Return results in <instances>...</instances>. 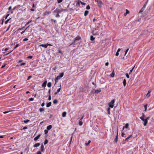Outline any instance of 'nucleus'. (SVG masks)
Segmentation results:
<instances>
[{"label":"nucleus","instance_id":"f3484780","mask_svg":"<svg viewBox=\"0 0 154 154\" xmlns=\"http://www.w3.org/2000/svg\"><path fill=\"white\" fill-rule=\"evenodd\" d=\"M40 136H41V135L40 134H38L37 136L36 137L34 138V140L35 141H36L38 139H39V137H40Z\"/></svg>","mask_w":154,"mask_h":154},{"label":"nucleus","instance_id":"7ed1b4c3","mask_svg":"<svg viewBox=\"0 0 154 154\" xmlns=\"http://www.w3.org/2000/svg\"><path fill=\"white\" fill-rule=\"evenodd\" d=\"M140 119L143 121L144 122L143 123V125L144 126H146V125L147 124V123L148 121L147 120H146V119H144L143 118V117H140Z\"/></svg>","mask_w":154,"mask_h":154},{"label":"nucleus","instance_id":"4be33fe9","mask_svg":"<svg viewBox=\"0 0 154 154\" xmlns=\"http://www.w3.org/2000/svg\"><path fill=\"white\" fill-rule=\"evenodd\" d=\"M123 83L124 85V86L125 87L126 85V80L125 79H123Z\"/></svg>","mask_w":154,"mask_h":154},{"label":"nucleus","instance_id":"09e8293b","mask_svg":"<svg viewBox=\"0 0 154 154\" xmlns=\"http://www.w3.org/2000/svg\"><path fill=\"white\" fill-rule=\"evenodd\" d=\"M13 51H10V52L6 54H5L3 55V56L4 57H5V56L8 55L10 53H11Z\"/></svg>","mask_w":154,"mask_h":154},{"label":"nucleus","instance_id":"6e6552de","mask_svg":"<svg viewBox=\"0 0 154 154\" xmlns=\"http://www.w3.org/2000/svg\"><path fill=\"white\" fill-rule=\"evenodd\" d=\"M118 126L117 128V134H116V137L114 140V141L116 143H117L118 141Z\"/></svg>","mask_w":154,"mask_h":154},{"label":"nucleus","instance_id":"1a4fd4ad","mask_svg":"<svg viewBox=\"0 0 154 154\" xmlns=\"http://www.w3.org/2000/svg\"><path fill=\"white\" fill-rule=\"evenodd\" d=\"M47 81L45 80L44 81V82L42 84V86L44 88H45L46 85L47 83Z\"/></svg>","mask_w":154,"mask_h":154},{"label":"nucleus","instance_id":"0eeeda50","mask_svg":"<svg viewBox=\"0 0 154 154\" xmlns=\"http://www.w3.org/2000/svg\"><path fill=\"white\" fill-rule=\"evenodd\" d=\"M57 9L58 14H60V13L63 11H67V10L66 9H63L62 8L59 9L58 8H57Z\"/></svg>","mask_w":154,"mask_h":154},{"label":"nucleus","instance_id":"774afa93","mask_svg":"<svg viewBox=\"0 0 154 154\" xmlns=\"http://www.w3.org/2000/svg\"><path fill=\"white\" fill-rule=\"evenodd\" d=\"M119 52H116V54H115V55L116 56H117L119 55Z\"/></svg>","mask_w":154,"mask_h":154},{"label":"nucleus","instance_id":"69168bd1","mask_svg":"<svg viewBox=\"0 0 154 154\" xmlns=\"http://www.w3.org/2000/svg\"><path fill=\"white\" fill-rule=\"evenodd\" d=\"M32 56H29L27 57V58H29V59H32Z\"/></svg>","mask_w":154,"mask_h":154},{"label":"nucleus","instance_id":"a18cd8bd","mask_svg":"<svg viewBox=\"0 0 154 154\" xmlns=\"http://www.w3.org/2000/svg\"><path fill=\"white\" fill-rule=\"evenodd\" d=\"M19 46V44H17L16 46L14 47V49H16L17 47Z\"/></svg>","mask_w":154,"mask_h":154},{"label":"nucleus","instance_id":"0e129e2a","mask_svg":"<svg viewBox=\"0 0 154 154\" xmlns=\"http://www.w3.org/2000/svg\"><path fill=\"white\" fill-rule=\"evenodd\" d=\"M60 15H59V14H57L56 15V17H60Z\"/></svg>","mask_w":154,"mask_h":154},{"label":"nucleus","instance_id":"4c0bfd02","mask_svg":"<svg viewBox=\"0 0 154 154\" xmlns=\"http://www.w3.org/2000/svg\"><path fill=\"white\" fill-rule=\"evenodd\" d=\"M145 110L144 111L145 112H146L147 110V105H145L144 106Z\"/></svg>","mask_w":154,"mask_h":154},{"label":"nucleus","instance_id":"39448f33","mask_svg":"<svg viewBox=\"0 0 154 154\" xmlns=\"http://www.w3.org/2000/svg\"><path fill=\"white\" fill-rule=\"evenodd\" d=\"M148 0H147V1L146 2L145 4L144 5H143V7H142V8L140 10V11H139V13H142V12H143V11H144L145 8L146 7V5L147 4V3Z\"/></svg>","mask_w":154,"mask_h":154},{"label":"nucleus","instance_id":"c9c22d12","mask_svg":"<svg viewBox=\"0 0 154 154\" xmlns=\"http://www.w3.org/2000/svg\"><path fill=\"white\" fill-rule=\"evenodd\" d=\"M114 75H115V74H114V71H113L112 72V73L111 75V76L112 77H113L114 76Z\"/></svg>","mask_w":154,"mask_h":154},{"label":"nucleus","instance_id":"e433bc0d","mask_svg":"<svg viewBox=\"0 0 154 154\" xmlns=\"http://www.w3.org/2000/svg\"><path fill=\"white\" fill-rule=\"evenodd\" d=\"M32 22V20H31L29 21L27 23L25 24V26H26L27 25H28L31 22Z\"/></svg>","mask_w":154,"mask_h":154},{"label":"nucleus","instance_id":"423d86ee","mask_svg":"<svg viewBox=\"0 0 154 154\" xmlns=\"http://www.w3.org/2000/svg\"><path fill=\"white\" fill-rule=\"evenodd\" d=\"M64 75V73L63 72L60 73L59 75L57 76L56 77L57 79H60L63 77Z\"/></svg>","mask_w":154,"mask_h":154},{"label":"nucleus","instance_id":"bb28decb","mask_svg":"<svg viewBox=\"0 0 154 154\" xmlns=\"http://www.w3.org/2000/svg\"><path fill=\"white\" fill-rule=\"evenodd\" d=\"M83 124V122H82V120H81V119H80L79 120V125L80 126H81Z\"/></svg>","mask_w":154,"mask_h":154},{"label":"nucleus","instance_id":"cd10ccee","mask_svg":"<svg viewBox=\"0 0 154 154\" xmlns=\"http://www.w3.org/2000/svg\"><path fill=\"white\" fill-rule=\"evenodd\" d=\"M110 107H108L107 109V111L108 112V114H109V115H110Z\"/></svg>","mask_w":154,"mask_h":154},{"label":"nucleus","instance_id":"338daca9","mask_svg":"<svg viewBox=\"0 0 154 154\" xmlns=\"http://www.w3.org/2000/svg\"><path fill=\"white\" fill-rule=\"evenodd\" d=\"M32 77V76L30 75L28 76L27 78V80H29Z\"/></svg>","mask_w":154,"mask_h":154},{"label":"nucleus","instance_id":"5fc2aeb1","mask_svg":"<svg viewBox=\"0 0 154 154\" xmlns=\"http://www.w3.org/2000/svg\"><path fill=\"white\" fill-rule=\"evenodd\" d=\"M80 3L83 5H86V3L80 1Z\"/></svg>","mask_w":154,"mask_h":154},{"label":"nucleus","instance_id":"e2e57ef3","mask_svg":"<svg viewBox=\"0 0 154 154\" xmlns=\"http://www.w3.org/2000/svg\"><path fill=\"white\" fill-rule=\"evenodd\" d=\"M10 112V111H5V112H3V113L4 114H5L8 113L9 112Z\"/></svg>","mask_w":154,"mask_h":154},{"label":"nucleus","instance_id":"3c124183","mask_svg":"<svg viewBox=\"0 0 154 154\" xmlns=\"http://www.w3.org/2000/svg\"><path fill=\"white\" fill-rule=\"evenodd\" d=\"M63 0H57V2L58 3H60Z\"/></svg>","mask_w":154,"mask_h":154},{"label":"nucleus","instance_id":"7c9ffc66","mask_svg":"<svg viewBox=\"0 0 154 154\" xmlns=\"http://www.w3.org/2000/svg\"><path fill=\"white\" fill-rule=\"evenodd\" d=\"M11 20V18H9V19H8L5 22V24H7L8 23V22Z\"/></svg>","mask_w":154,"mask_h":154},{"label":"nucleus","instance_id":"aec40b11","mask_svg":"<svg viewBox=\"0 0 154 154\" xmlns=\"http://www.w3.org/2000/svg\"><path fill=\"white\" fill-rule=\"evenodd\" d=\"M129 126V124L128 123H126L125 124V126L123 127V130H124V128H127Z\"/></svg>","mask_w":154,"mask_h":154},{"label":"nucleus","instance_id":"a211bd4d","mask_svg":"<svg viewBox=\"0 0 154 154\" xmlns=\"http://www.w3.org/2000/svg\"><path fill=\"white\" fill-rule=\"evenodd\" d=\"M40 145V143H36L33 146L34 147H37L39 146Z\"/></svg>","mask_w":154,"mask_h":154},{"label":"nucleus","instance_id":"f8f14e48","mask_svg":"<svg viewBox=\"0 0 154 154\" xmlns=\"http://www.w3.org/2000/svg\"><path fill=\"white\" fill-rule=\"evenodd\" d=\"M5 16L3 17L1 19V20L0 21V24L2 25H3L4 21V20Z\"/></svg>","mask_w":154,"mask_h":154},{"label":"nucleus","instance_id":"473e14b6","mask_svg":"<svg viewBox=\"0 0 154 154\" xmlns=\"http://www.w3.org/2000/svg\"><path fill=\"white\" fill-rule=\"evenodd\" d=\"M48 140L47 139H45V141L44 142V145H46V144H47L48 143Z\"/></svg>","mask_w":154,"mask_h":154},{"label":"nucleus","instance_id":"49530a36","mask_svg":"<svg viewBox=\"0 0 154 154\" xmlns=\"http://www.w3.org/2000/svg\"><path fill=\"white\" fill-rule=\"evenodd\" d=\"M9 15V14L8 13V14H7L6 16L5 17V19H7V17Z\"/></svg>","mask_w":154,"mask_h":154},{"label":"nucleus","instance_id":"c756f323","mask_svg":"<svg viewBox=\"0 0 154 154\" xmlns=\"http://www.w3.org/2000/svg\"><path fill=\"white\" fill-rule=\"evenodd\" d=\"M51 82H49L47 84V86L49 87L50 88L51 87Z\"/></svg>","mask_w":154,"mask_h":154},{"label":"nucleus","instance_id":"20e7f679","mask_svg":"<svg viewBox=\"0 0 154 154\" xmlns=\"http://www.w3.org/2000/svg\"><path fill=\"white\" fill-rule=\"evenodd\" d=\"M95 1L97 2L98 5L100 7L103 5V3L100 0H95Z\"/></svg>","mask_w":154,"mask_h":154},{"label":"nucleus","instance_id":"680f3d73","mask_svg":"<svg viewBox=\"0 0 154 154\" xmlns=\"http://www.w3.org/2000/svg\"><path fill=\"white\" fill-rule=\"evenodd\" d=\"M28 39L27 38H25L23 40V41H26L28 40Z\"/></svg>","mask_w":154,"mask_h":154},{"label":"nucleus","instance_id":"13d9d810","mask_svg":"<svg viewBox=\"0 0 154 154\" xmlns=\"http://www.w3.org/2000/svg\"><path fill=\"white\" fill-rule=\"evenodd\" d=\"M36 154H42V152L40 151H38Z\"/></svg>","mask_w":154,"mask_h":154},{"label":"nucleus","instance_id":"ea45409f","mask_svg":"<svg viewBox=\"0 0 154 154\" xmlns=\"http://www.w3.org/2000/svg\"><path fill=\"white\" fill-rule=\"evenodd\" d=\"M86 8L87 10H89L90 9V7L89 5H88L87 6Z\"/></svg>","mask_w":154,"mask_h":154},{"label":"nucleus","instance_id":"a19ab883","mask_svg":"<svg viewBox=\"0 0 154 154\" xmlns=\"http://www.w3.org/2000/svg\"><path fill=\"white\" fill-rule=\"evenodd\" d=\"M39 110L41 112L43 111H44V109L43 108H41L39 109Z\"/></svg>","mask_w":154,"mask_h":154},{"label":"nucleus","instance_id":"6ab92c4d","mask_svg":"<svg viewBox=\"0 0 154 154\" xmlns=\"http://www.w3.org/2000/svg\"><path fill=\"white\" fill-rule=\"evenodd\" d=\"M51 102H49L46 104V107H49L51 106Z\"/></svg>","mask_w":154,"mask_h":154},{"label":"nucleus","instance_id":"79ce46f5","mask_svg":"<svg viewBox=\"0 0 154 154\" xmlns=\"http://www.w3.org/2000/svg\"><path fill=\"white\" fill-rule=\"evenodd\" d=\"M26 65V63H22L19 65L20 66H24Z\"/></svg>","mask_w":154,"mask_h":154},{"label":"nucleus","instance_id":"8fccbe9b","mask_svg":"<svg viewBox=\"0 0 154 154\" xmlns=\"http://www.w3.org/2000/svg\"><path fill=\"white\" fill-rule=\"evenodd\" d=\"M60 86L61 87V85H60ZM61 87H60V88L58 89L57 90V92L59 93V92H60L61 90Z\"/></svg>","mask_w":154,"mask_h":154},{"label":"nucleus","instance_id":"052dcab7","mask_svg":"<svg viewBox=\"0 0 154 154\" xmlns=\"http://www.w3.org/2000/svg\"><path fill=\"white\" fill-rule=\"evenodd\" d=\"M126 13L127 14H129V11L128 9H126Z\"/></svg>","mask_w":154,"mask_h":154},{"label":"nucleus","instance_id":"37998d69","mask_svg":"<svg viewBox=\"0 0 154 154\" xmlns=\"http://www.w3.org/2000/svg\"><path fill=\"white\" fill-rule=\"evenodd\" d=\"M58 80V79H57L56 78H55V84L54 85L56 84L57 83Z\"/></svg>","mask_w":154,"mask_h":154},{"label":"nucleus","instance_id":"f257e3e1","mask_svg":"<svg viewBox=\"0 0 154 154\" xmlns=\"http://www.w3.org/2000/svg\"><path fill=\"white\" fill-rule=\"evenodd\" d=\"M94 30H93L92 32L93 35H99V32L98 30V27L97 26V27L93 29Z\"/></svg>","mask_w":154,"mask_h":154},{"label":"nucleus","instance_id":"bf43d9fd","mask_svg":"<svg viewBox=\"0 0 154 154\" xmlns=\"http://www.w3.org/2000/svg\"><path fill=\"white\" fill-rule=\"evenodd\" d=\"M141 117H143V118L145 119V116L144 114L143 113H142V116Z\"/></svg>","mask_w":154,"mask_h":154},{"label":"nucleus","instance_id":"6e6d98bb","mask_svg":"<svg viewBox=\"0 0 154 154\" xmlns=\"http://www.w3.org/2000/svg\"><path fill=\"white\" fill-rule=\"evenodd\" d=\"M33 100H34V98H30L29 99V101H32Z\"/></svg>","mask_w":154,"mask_h":154},{"label":"nucleus","instance_id":"412c9836","mask_svg":"<svg viewBox=\"0 0 154 154\" xmlns=\"http://www.w3.org/2000/svg\"><path fill=\"white\" fill-rule=\"evenodd\" d=\"M52 128V126L51 125H50L48 126L47 127V130H50Z\"/></svg>","mask_w":154,"mask_h":154},{"label":"nucleus","instance_id":"ddd939ff","mask_svg":"<svg viewBox=\"0 0 154 154\" xmlns=\"http://www.w3.org/2000/svg\"><path fill=\"white\" fill-rule=\"evenodd\" d=\"M39 46L42 47H44L45 48H47V44H41Z\"/></svg>","mask_w":154,"mask_h":154},{"label":"nucleus","instance_id":"a878e982","mask_svg":"<svg viewBox=\"0 0 154 154\" xmlns=\"http://www.w3.org/2000/svg\"><path fill=\"white\" fill-rule=\"evenodd\" d=\"M89 13V11L87 10H86L85 11L84 13V16H86Z\"/></svg>","mask_w":154,"mask_h":154},{"label":"nucleus","instance_id":"58836bf2","mask_svg":"<svg viewBox=\"0 0 154 154\" xmlns=\"http://www.w3.org/2000/svg\"><path fill=\"white\" fill-rule=\"evenodd\" d=\"M48 130H45V131H44V132H45V135H46L47 133H48Z\"/></svg>","mask_w":154,"mask_h":154},{"label":"nucleus","instance_id":"c03bdc74","mask_svg":"<svg viewBox=\"0 0 154 154\" xmlns=\"http://www.w3.org/2000/svg\"><path fill=\"white\" fill-rule=\"evenodd\" d=\"M29 120H24L23 121V122H24L25 123H26L27 122H29Z\"/></svg>","mask_w":154,"mask_h":154},{"label":"nucleus","instance_id":"2eb2a0df","mask_svg":"<svg viewBox=\"0 0 154 154\" xmlns=\"http://www.w3.org/2000/svg\"><path fill=\"white\" fill-rule=\"evenodd\" d=\"M80 1L79 0H78L77 3L76 4V6L77 7L80 6Z\"/></svg>","mask_w":154,"mask_h":154},{"label":"nucleus","instance_id":"f03ea898","mask_svg":"<svg viewBox=\"0 0 154 154\" xmlns=\"http://www.w3.org/2000/svg\"><path fill=\"white\" fill-rule=\"evenodd\" d=\"M115 102V100H112L109 103V105L110 107L112 108L114 106V104Z\"/></svg>","mask_w":154,"mask_h":154},{"label":"nucleus","instance_id":"de8ad7c7","mask_svg":"<svg viewBox=\"0 0 154 154\" xmlns=\"http://www.w3.org/2000/svg\"><path fill=\"white\" fill-rule=\"evenodd\" d=\"M129 74L127 73L125 75H126V77L128 78H129V77H130V76H129Z\"/></svg>","mask_w":154,"mask_h":154},{"label":"nucleus","instance_id":"dca6fc26","mask_svg":"<svg viewBox=\"0 0 154 154\" xmlns=\"http://www.w3.org/2000/svg\"><path fill=\"white\" fill-rule=\"evenodd\" d=\"M151 92V91H149L148 92L146 95V97L147 98H148L150 95V92Z\"/></svg>","mask_w":154,"mask_h":154},{"label":"nucleus","instance_id":"4468645a","mask_svg":"<svg viewBox=\"0 0 154 154\" xmlns=\"http://www.w3.org/2000/svg\"><path fill=\"white\" fill-rule=\"evenodd\" d=\"M81 39V37L80 36H77L76 38H75L74 39L76 41H79Z\"/></svg>","mask_w":154,"mask_h":154},{"label":"nucleus","instance_id":"603ef678","mask_svg":"<svg viewBox=\"0 0 154 154\" xmlns=\"http://www.w3.org/2000/svg\"><path fill=\"white\" fill-rule=\"evenodd\" d=\"M75 41H76L74 39V41L72 43L71 45H75L76 44V43H75Z\"/></svg>","mask_w":154,"mask_h":154},{"label":"nucleus","instance_id":"f704fd0d","mask_svg":"<svg viewBox=\"0 0 154 154\" xmlns=\"http://www.w3.org/2000/svg\"><path fill=\"white\" fill-rule=\"evenodd\" d=\"M134 67L135 66H134L130 70V71L129 72V75H130L131 73L132 72L133 70L134 69Z\"/></svg>","mask_w":154,"mask_h":154},{"label":"nucleus","instance_id":"393cba45","mask_svg":"<svg viewBox=\"0 0 154 154\" xmlns=\"http://www.w3.org/2000/svg\"><path fill=\"white\" fill-rule=\"evenodd\" d=\"M51 13V11H46L44 13V15H48Z\"/></svg>","mask_w":154,"mask_h":154},{"label":"nucleus","instance_id":"72a5a7b5","mask_svg":"<svg viewBox=\"0 0 154 154\" xmlns=\"http://www.w3.org/2000/svg\"><path fill=\"white\" fill-rule=\"evenodd\" d=\"M53 13H56L57 14H58L57 9V8L56 10L53 11Z\"/></svg>","mask_w":154,"mask_h":154},{"label":"nucleus","instance_id":"9b49d317","mask_svg":"<svg viewBox=\"0 0 154 154\" xmlns=\"http://www.w3.org/2000/svg\"><path fill=\"white\" fill-rule=\"evenodd\" d=\"M44 150V146L42 143L41 144V152H43Z\"/></svg>","mask_w":154,"mask_h":154},{"label":"nucleus","instance_id":"5701e85b","mask_svg":"<svg viewBox=\"0 0 154 154\" xmlns=\"http://www.w3.org/2000/svg\"><path fill=\"white\" fill-rule=\"evenodd\" d=\"M66 112L65 111L64 112L62 113V116L63 117H65L66 116Z\"/></svg>","mask_w":154,"mask_h":154},{"label":"nucleus","instance_id":"4d7b16f0","mask_svg":"<svg viewBox=\"0 0 154 154\" xmlns=\"http://www.w3.org/2000/svg\"><path fill=\"white\" fill-rule=\"evenodd\" d=\"M51 95H48V100H51Z\"/></svg>","mask_w":154,"mask_h":154},{"label":"nucleus","instance_id":"864d4df0","mask_svg":"<svg viewBox=\"0 0 154 154\" xmlns=\"http://www.w3.org/2000/svg\"><path fill=\"white\" fill-rule=\"evenodd\" d=\"M125 134L124 132H122L121 134V136L122 137H124V136Z\"/></svg>","mask_w":154,"mask_h":154},{"label":"nucleus","instance_id":"c85d7f7f","mask_svg":"<svg viewBox=\"0 0 154 154\" xmlns=\"http://www.w3.org/2000/svg\"><path fill=\"white\" fill-rule=\"evenodd\" d=\"M58 102V101L57 99H55L53 101V103L54 104H56Z\"/></svg>","mask_w":154,"mask_h":154},{"label":"nucleus","instance_id":"9d476101","mask_svg":"<svg viewBox=\"0 0 154 154\" xmlns=\"http://www.w3.org/2000/svg\"><path fill=\"white\" fill-rule=\"evenodd\" d=\"M101 91V90L100 88L99 89H98L97 90H95V92L94 93V94H98V93L100 92Z\"/></svg>","mask_w":154,"mask_h":154},{"label":"nucleus","instance_id":"2f4dec72","mask_svg":"<svg viewBox=\"0 0 154 154\" xmlns=\"http://www.w3.org/2000/svg\"><path fill=\"white\" fill-rule=\"evenodd\" d=\"M95 39V38L94 37L92 36L91 35L90 36V39L91 41H94Z\"/></svg>","mask_w":154,"mask_h":154},{"label":"nucleus","instance_id":"b1692460","mask_svg":"<svg viewBox=\"0 0 154 154\" xmlns=\"http://www.w3.org/2000/svg\"><path fill=\"white\" fill-rule=\"evenodd\" d=\"M132 137V135H130L128 137H127V138H126L125 139V141H128V140L131 137Z\"/></svg>","mask_w":154,"mask_h":154}]
</instances>
